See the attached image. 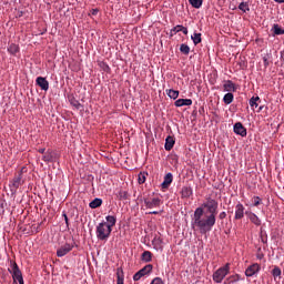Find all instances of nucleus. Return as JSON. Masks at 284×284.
Listing matches in <instances>:
<instances>
[{"instance_id": "obj_25", "label": "nucleus", "mask_w": 284, "mask_h": 284, "mask_svg": "<svg viewBox=\"0 0 284 284\" xmlns=\"http://www.w3.org/2000/svg\"><path fill=\"white\" fill-rule=\"evenodd\" d=\"M250 105H251V108H258V103H261V98H258V97H253V98H251L250 99Z\"/></svg>"}, {"instance_id": "obj_39", "label": "nucleus", "mask_w": 284, "mask_h": 284, "mask_svg": "<svg viewBox=\"0 0 284 284\" xmlns=\"http://www.w3.org/2000/svg\"><path fill=\"white\" fill-rule=\"evenodd\" d=\"M119 196H120V199H123L125 201V200H128V192L126 191H120Z\"/></svg>"}, {"instance_id": "obj_48", "label": "nucleus", "mask_w": 284, "mask_h": 284, "mask_svg": "<svg viewBox=\"0 0 284 284\" xmlns=\"http://www.w3.org/2000/svg\"><path fill=\"white\" fill-rule=\"evenodd\" d=\"M92 14H99V9H93Z\"/></svg>"}, {"instance_id": "obj_47", "label": "nucleus", "mask_w": 284, "mask_h": 284, "mask_svg": "<svg viewBox=\"0 0 284 284\" xmlns=\"http://www.w3.org/2000/svg\"><path fill=\"white\" fill-rule=\"evenodd\" d=\"M38 152H39L40 154H45V149H39Z\"/></svg>"}, {"instance_id": "obj_27", "label": "nucleus", "mask_w": 284, "mask_h": 284, "mask_svg": "<svg viewBox=\"0 0 284 284\" xmlns=\"http://www.w3.org/2000/svg\"><path fill=\"white\" fill-rule=\"evenodd\" d=\"M166 94L168 97H170V99H179V91L174 90V89H170V90H166Z\"/></svg>"}, {"instance_id": "obj_31", "label": "nucleus", "mask_w": 284, "mask_h": 284, "mask_svg": "<svg viewBox=\"0 0 284 284\" xmlns=\"http://www.w3.org/2000/svg\"><path fill=\"white\" fill-rule=\"evenodd\" d=\"M180 52H182V54H185V55L190 54V45L185 43L181 44Z\"/></svg>"}, {"instance_id": "obj_1", "label": "nucleus", "mask_w": 284, "mask_h": 284, "mask_svg": "<svg viewBox=\"0 0 284 284\" xmlns=\"http://www.w3.org/2000/svg\"><path fill=\"white\" fill-rule=\"evenodd\" d=\"M216 214H219V202L212 197H206V201L193 213L191 223L193 230L196 227L200 234L212 232V227L216 225Z\"/></svg>"}, {"instance_id": "obj_9", "label": "nucleus", "mask_w": 284, "mask_h": 284, "mask_svg": "<svg viewBox=\"0 0 284 284\" xmlns=\"http://www.w3.org/2000/svg\"><path fill=\"white\" fill-rule=\"evenodd\" d=\"M233 132L240 136H247V129H245L241 122L234 124Z\"/></svg>"}, {"instance_id": "obj_46", "label": "nucleus", "mask_w": 284, "mask_h": 284, "mask_svg": "<svg viewBox=\"0 0 284 284\" xmlns=\"http://www.w3.org/2000/svg\"><path fill=\"white\" fill-rule=\"evenodd\" d=\"M74 108H77V110H79L81 108V103H79V101H75V103H73Z\"/></svg>"}, {"instance_id": "obj_12", "label": "nucleus", "mask_w": 284, "mask_h": 284, "mask_svg": "<svg viewBox=\"0 0 284 284\" xmlns=\"http://www.w3.org/2000/svg\"><path fill=\"white\" fill-rule=\"evenodd\" d=\"M144 204L146 205V207H149V210H152V207H159V205H161V199L159 197H153L152 200H144Z\"/></svg>"}, {"instance_id": "obj_38", "label": "nucleus", "mask_w": 284, "mask_h": 284, "mask_svg": "<svg viewBox=\"0 0 284 284\" xmlns=\"http://www.w3.org/2000/svg\"><path fill=\"white\" fill-rule=\"evenodd\" d=\"M179 32H181V24H178L176 27L171 29V37H173V34H176Z\"/></svg>"}, {"instance_id": "obj_22", "label": "nucleus", "mask_w": 284, "mask_h": 284, "mask_svg": "<svg viewBox=\"0 0 284 284\" xmlns=\"http://www.w3.org/2000/svg\"><path fill=\"white\" fill-rule=\"evenodd\" d=\"M105 219H106V226L112 230V227H114V225H116V216L108 215Z\"/></svg>"}, {"instance_id": "obj_21", "label": "nucleus", "mask_w": 284, "mask_h": 284, "mask_svg": "<svg viewBox=\"0 0 284 284\" xmlns=\"http://www.w3.org/2000/svg\"><path fill=\"white\" fill-rule=\"evenodd\" d=\"M42 160L44 161V163H52V161H54V154L52 153V151H47L42 156Z\"/></svg>"}, {"instance_id": "obj_34", "label": "nucleus", "mask_w": 284, "mask_h": 284, "mask_svg": "<svg viewBox=\"0 0 284 284\" xmlns=\"http://www.w3.org/2000/svg\"><path fill=\"white\" fill-rule=\"evenodd\" d=\"M99 67L101 68V70H103V72H110V65H108V63L105 62H99Z\"/></svg>"}, {"instance_id": "obj_45", "label": "nucleus", "mask_w": 284, "mask_h": 284, "mask_svg": "<svg viewBox=\"0 0 284 284\" xmlns=\"http://www.w3.org/2000/svg\"><path fill=\"white\" fill-rule=\"evenodd\" d=\"M118 284H123V277L118 273Z\"/></svg>"}, {"instance_id": "obj_7", "label": "nucleus", "mask_w": 284, "mask_h": 284, "mask_svg": "<svg viewBox=\"0 0 284 284\" xmlns=\"http://www.w3.org/2000/svg\"><path fill=\"white\" fill-rule=\"evenodd\" d=\"M73 248H74V244L65 243L60 248H58L57 256L61 258L65 256L69 252H72Z\"/></svg>"}, {"instance_id": "obj_50", "label": "nucleus", "mask_w": 284, "mask_h": 284, "mask_svg": "<svg viewBox=\"0 0 284 284\" xmlns=\"http://www.w3.org/2000/svg\"><path fill=\"white\" fill-rule=\"evenodd\" d=\"M149 214H159V211H151Z\"/></svg>"}, {"instance_id": "obj_8", "label": "nucleus", "mask_w": 284, "mask_h": 284, "mask_svg": "<svg viewBox=\"0 0 284 284\" xmlns=\"http://www.w3.org/2000/svg\"><path fill=\"white\" fill-rule=\"evenodd\" d=\"M260 272H261V264L254 263V264L250 265V266L245 270V276H247L248 278H251L252 276L258 274Z\"/></svg>"}, {"instance_id": "obj_2", "label": "nucleus", "mask_w": 284, "mask_h": 284, "mask_svg": "<svg viewBox=\"0 0 284 284\" xmlns=\"http://www.w3.org/2000/svg\"><path fill=\"white\" fill-rule=\"evenodd\" d=\"M95 234L98 241H108V239H110V234H112V229L108 226V222H101L97 226Z\"/></svg>"}, {"instance_id": "obj_24", "label": "nucleus", "mask_w": 284, "mask_h": 284, "mask_svg": "<svg viewBox=\"0 0 284 284\" xmlns=\"http://www.w3.org/2000/svg\"><path fill=\"white\" fill-rule=\"evenodd\" d=\"M141 258L144 263H150L152 261V252L144 251L141 255Z\"/></svg>"}, {"instance_id": "obj_51", "label": "nucleus", "mask_w": 284, "mask_h": 284, "mask_svg": "<svg viewBox=\"0 0 284 284\" xmlns=\"http://www.w3.org/2000/svg\"><path fill=\"white\" fill-rule=\"evenodd\" d=\"M261 110H263V106H258V110H257V112H261Z\"/></svg>"}, {"instance_id": "obj_6", "label": "nucleus", "mask_w": 284, "mask_h": 284, "mask_svg": "<svg viewBox=\"0 0 284 284\" xmlns=\"http://www.w3.org/2000/svg\"><path fill=\"white\" fill-rule=\"evenodd\" d=\"M152 270H153L152 264L145 265L143 268H141L133 275V281H141V278H143V276H146V274H150Z\"/></svg>"}, {"instance_id": "obj_44", "label": "nucleus", "mask_w": 284, "mask_h": 284, "mask_svg": "<svg viewBox=\"0 0 284 284\" xmlns=\"http://www.w3.org/2000/svg\"><path fill=\"white\" fill-rule=\"evenodd\" d=\"M181 32H183V34H187V28L181 24Z\"/></svg>"}, {"instance_id": "obj_17", "label": "nucleus", "mask_w": 284, "mask_h": 284, "mask_svg": "<svg viewBox=\"0 0 284 284\" xmlns=\"http://www.w3.org/2000/svg\"><path fill=\"white\" fill-rule=\"evenodd\" d=\"M193 191H192V186H183L181 190V196L182 199H190V196H192Z\"/></svg>"}, {"instance_id": "obj_42", "label": "nucleus", "mask_w": 284, "mask_h": 284, "mask_svg": "<svg viewBox=\"0 0 284 284\" xmlns=\"http://www.w3.org/2000/svg\"><path fill=\"white\" fill-rule=\"evenodd\" d=\"M226 217H227V213H225V211H223V212H221V213L219 214L220 221H223V219H226Z\"/></svg>"}, {"instance_id": "obj_33", "label": "nucleus", "mask_w": 284, "mask_h": 284, "mask_svg": "<svg viewBox=\"0 0 284 284\" xmlns=\"http://www.w3.org/2000/svg\"><path fill=\"white\" fill-rule=\"evenodd\" d=\"M8 52H10L11 54H17V52H19V45L17 44H10V47L8 48Z\"/></svg>"}, {"instance_id": "obj_14", "label": "nucleus", "mask_w": 284, "mask_h": 284, "mask_svg": "<svg viewBox=\"0 0 284 284\" xmlns=\"http://www.w3.org/2000/svg\"><path fill=\"white\" fill-rule=\"evenodd\" d=\"M172 181H174V176L172 175V173H168L164 176V181L161 184L162 190H168V187H170V185H172Z\"/></svg>"}, {"instance_id": "obj_43", "label": "nucleus", "mask_w": 284, "mask_h": 284, "mask_svg": "<svg viewBox=\"0 0 284 284\" xmlns=\"http://www.w3.org/2000/svg\"><path fill=\"white\" fill-rule=\"evenodd\" d=\"M263 62H264L265 68H267L270 65V60L267 59V57L263 58Z\"/></svg>"}, {"instance_id": "obj_3", "label": "nucleus", "mask_w": 284, "mask_h": 284, "mask_svg": "<svg viewBox=\"0 0 284 284\" xmlns=\"http://www.w3.org/2000/svg\"><path fill=\"white\" fill-rule=\"evenodd\" d=\"M8 272L12 275L14 283L18 281L19 284H23V273H21L17 262L10 260V267L8 268Z\"/></svg>"}, {"instance_id": "obj_16", "label": "nucleus", "mask_w": 284, "mask_h": 284, "mask_svg": "<svg viewBox=\"0 0 284 284\" xmlns=\"http://www.w3.org/2000/svg\"><path fill=\"white\" fill-rule=\"evenodd\" d=\"M175 108H183V105H192V99H178L174 102Z\"/></svg>"}, {"instance_id": "obj_30", "label": "nucleus", "mask_w": 284, "mask_h": 284, "mask_svg": "<svg viewBox=\"0 0 284 284\" xmlns=\"http://www.w3.org/2000/svg\"><path fill=\"white\" fill-rule=\"evenodd\" d=\"M281 274H282L281 267L274 266V268L272 270V276L274 278H278L281 277Z\"/></svg>"}, {"instance_id": "obj_15", "label": "nucleus", "mask_w": 284, "mask_h": 284, "mask_svg": "<svg viewBox=\"0 0 284 284\" xmlns=\"http://www.w3.org/2000/svg\"><path fill=\"white\" fill-rule=\"evenodd\" d=\"M224 88V92H236V84H234V82H232V80H226L223 84Z\"/></svg>"}, {"instance_id": "obj_40", "label": "nucleus", "mask_w": 284, "mask_h": 284, "mask_svg": "<svg viewBox=\"0 0 284 284\" xmlns=\"http://www.w3.org/2000/svg\"><path fill=\"white\" fill-rule=\"evenodd\" d=\"M151 284H164L161 277H155L152 280Z\"/></svg>"}, {"instance_id": "obj_19", "label": "nucleus", "mask_w": 284, "mask_h": 284, "mask_svg": "<svg viewBox=\"0 0 284 284\" xmlns=\"http://www.w3.org/2000/svg\"><path fill=\"white\" fill-rule=\"evenodd\" d=\"M174 138H172V136H168L166 139H165V144H164V148H165V150L168 151V152H170V150H172V148H174Z\"/></svg>"}, {"instance_id": "obj_37", "label": "nucleus", "mask_w": 284, "mask_h": 284, "mask_svg": "<svg viewBox=\"0 0 284 284\" xmlns=\"http://www.w3.org/2000/svg\"><path fill=\"white\" fill-rule=\"evenodd\" d=\"M253 200H254V203H253L254 207H258V205L263 203V200H261L260 196H254Z\"/></svg>"}, {"instance_id": "obj_35", "label": "nucleus", "mask_w": 284, "mask_h": 284, "mask_svg": "<svg viewBox=\"0 0 284 284\" xmlns=\"http://www.w3.org/2000/svg\"><path fill=\"white\" fill-rule=\"evenodd\" d=\"M229 281H230L231 283H239V281H241V275H239V274L231 275V276L229 277Z\"/></svg>"}, {"instance_id": "obj_41", "label": "nucleus", "mask_w": 284, "mask_h": 284, "mask_svg": "<svg viewBox=\"0 0 284 284\" xmlns=\"http://www.w3.org/2000/svg\"><path fill=\"white\" fill-rule=\"evenodd\" d=\"M62 216L64 217L67 227H70V220L68 219V214H65V212H64V213L62 214Z\"/></svg>"}, {"instance_id": "obj_29", "label": "nucleus", "mask_w": 284, "mask_h": 284, "mask_svg": "<svg viewBox=\"0 0 284 284\" xmlns=\"http://www.w3.org/2000/svg\"><path fill=\"white\" fill-rule=\"evenodd\" d=\"M194 45H199V43H201L202 39H201V33H194L192 37H191Z\"/></svg>"}, {"instance_id": "obj_49", "label": "nucleus", "mask_w": 284, "mask_h": 284, "mask_svg": "<svg viewBox=\"0 0 284 284\" xmlns=\"http://www.w3.org/2000/svg\"><path fill=\"white\" fill-rule=\"evenodd\" d=\"M275 3H284V0H274Z\"/></svg>"}, {"instance_id": "obj_13", "label": "nucleus", "mask_w": 284, "mask_h": 284, "mask_svg": "<svg viewBox=\"0 0 284 284\" xmlns=\"http://www.w3.org/2000/svg\"><path fill=\"white\" fill-rule=\"evenodd\" d=\"M152 245L158 252H163V239L161 236H155L152 240Z\"/></svg>"}, {"instance_id": "obj_4", "label": "nucleus", "mask_w": 284, "mask_h": 284, "mask_svg": "<svg viewBox=\"0 0 284 284\" xmlns=\"http://www.w3.org/2000/svg\"><path fill=\"white\" fill-rule=\"evenodd\" d=\"M229 274H230V263H226L224 266L217 268L213 273V281H214V283H223V280Z\"/></svg>"}, {"instance_id": "obj_26", "label": "nucleus", "mask_w": 284, "mask_h": 284, "mask_svg": "<svg viewBox=\"0 0 284 284\" xmlns=\"http://www.w3.org/2000/svg\"><path fill=\"white\" fill-rule=\"evenodd\" d=\"M223 101L226 105H230L234 101V94L233 93H226L223 98Z\"/></svg>"}, {"instance_id": "obj_32", "label": "nucleus", "mask_w": 284, "mask_h": 284, "mask_svg": "<svg viewBox=\"0 0 284 284\" xmlns=\"http://www.w3.org/2000/svg\"><path fill=\"white\" fill-rule=\"evenodd\" d=\"M239 10H242V12H250V4H247V2H241L239 4Z\"/></svg>"}, {"instance_id": "obj_28", "label": "nucleus", "mask_w": 284, "mask_h": 284, "mask_svg": "<svg viewBox=\"0 0 284 284\" xmlns=\"http://www.w3.org/2000/svg\"><path fill=\"white\" fill-rule=\"evenodd\" d=\"M189 3H191L192 8H201L203 6V0H189Z\"/></svg>"}, {"instance_id": "obj_10", "label": "nucleus", "mask_w": 284, "mask_h": 284, "mask_svg": "<svg viewBox=\"0 0 284 284\" xmlns=\"http://www.w3.org/2000/svg\"><path fill=\"white\" fill-rule=\"evenodd\" d=\"M245 216V206L242 203H237L235 206V221H241Z\"/></svg>"}, {"instance_id": "obj_18", "label": "nucleus", "mask_w": 284, "mask_h": 284, "mask_svg": "<svg viewBox=\"0 0 284 284\" xmlns=\"http://www.w3.org/2000/svg\"><path fill=\"white\" fill-rule=\"evenodd\" d=\"M246 215L250 219L251 223L255 224L257 227L261 226V219H258L255 213L246 212Z\"/></svg>"}, {"instance_id": "obj_20", "label": "nucleus", "mask_w": 284, "mask_h": 284, "mask_svg": "<svg viewBox=\"0 0 284 284\" xmlns=\"http://www.w3.org/2000/svg\"><path fill=\"white\" fill-rule=\"evenodd\" d=\"M103 204V200L95 197L93 201L90 202L89 206L91 210H97V207H101Z\"/></svg>"}, {"instance_id": "obj_11", "label": "nucleus", "mask_w": 284, "mask_h": 284, "mask_svg": "<svg viewBox=\"0 0 284 284\" xmlns=\"http://www.w3.org/2000/svg\"><path fill=\"white\" fill-rule=\"evenodd\" d=\"M37 85L41 88V90H44V92H48L50 90V82L43 77H38L36 80Z\"/></svg>"}, {"instance_id": "obj_23", "label": "nucleus", "mask_w": 284, "mask_h": 284, "mask_svg": "<svg viewBox=\"0 0 284 284\" xmlns=\"http://www.w3.org/2000/svg\"><path fill=\"white\" fill-rule=\"evenodd\" d=\"M272 32L274 36L278 37L281 34H284V29L281 28V26H278V24H273Z\"/></svg>"}, {"instance_id": "obj_5", "label": "nucleus", "mask_w": 284, "mask_h": 284, "mask_svg": "<svg viewBox=\"0 0 284 284\" xmlns=\"http://www.w3.org/2000/svg\"><path fill=\"white\" fill-rule=\"evenodd\" d=\"M23 183V170H20L9 184L11 192H17Z\"/></svg>"}, {"instance_id": "obj_36", "label": "nucleus", "mask_w": 284, "mask_h": 284, "mask_svg": "<svg viewBox=\"0 0 284 284\" xmlns=\"http://www.w3.org/2000/svg\"><path fill=\"white\" fill-rule=\"evenodd\" d=\"M138 183L140 185H143V183H145V173H139V175H138Z\"/></svg>"}]
</instances>
